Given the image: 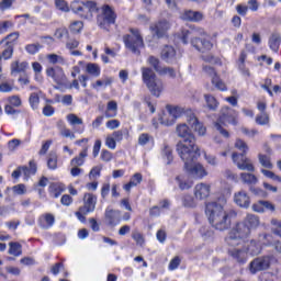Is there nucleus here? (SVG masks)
<instances>
[{"label": "nucleus", "instance_id": "nucleus-1", "mask_svg": "<svg viewBox=\"0 0 281 281\" xmlns=\"http://www.w3.org/2000/svg\"><path fill=\"white\" fill-rule=\"evenodd\" d=\"M205 214L212 227L218 232H225L232 226V220L229 218L232 212L225 211L223 205L217 202H209L205 207Z\"/></svg>", "mask_w": 281, "mask_h": 281}, {"label": "nucleus", "instance_id": "nucleus-2", "mask_svg": "<svg viewBox=\"0 0 281 281\" xmlns=\"http://www.w3.org/2000/svg\"><path fill=\"white\" fill-rule=\"evenodd\" d=\"M200 156V148L179 154L180 159L184 164V170L191 179H205L207 177V169L201 162H196V157Z\"/></svg>", "mask_w": 281, "mask_h": 281}, {"label": "nucleus", "instance_id": "nucleus-3", "mask_svg": "<svg viewBox=\"0 0 281 281\" xmlns=\"http://www.w3.org/2000/svg\"><path fill=\"white\" fill-rule=\"evenodd\" d=\"M176 133L178 137L182 138L176 146L178 155H184V153H190L199 148V146H196V137L193 136L188 124H179L176 128Z\"/></svg>", "mask_w": 281, "mask_h": 281}, {"label": "nucleus", "instance_id": "nucleus-4", "mask_svg": "<svg viewBox=\"0 0 281 281\" xmlns=\"http://www.w3.org/2000/svg\"><path fill=\"white\" fill-rule=\"evenodd\" d=\"M115 21H117V13H115V10L109 4H103L99 9V13L97 15L98 27H100V30H104V32H109L111 30V25H115Z\"/></svg>", "mask_w": 281, "mask_h": 281}, {"label": "nucleus", "instance_id": "nucleus-5", "mask_svg": "<svg viewBox=\"0 0 281 281\" xmlns=\"http://www.w3.org/2000/svg\"><path fill=\"white\" fill-rule=\"evenodd\" d=\"M140 71L143 82L146 85L147 89H149L151 95L159 98V95H161V91H164V81L157 78V75H155V71L150 68L143 67Z\"/></svg>", "mask_w": 281, "mask_h": 281}, {"label": "nucleus", "instance_id": "nucleus-6", "mask_svg": "<svg viewBox=\"0 0 281 281\" xmlns=\"http://www.w3.org/2000/svg\"><path fill=\"white\" fill-rule=\"evenodd\" d=\"M238 117V112H236L232 108H224L222 109V114L218 117L217 122L215 123V128L223 135V137H229V132L227 130L223 128V126H227V124H233V126H236L238 124V121L236 120Z\"/></svg>", "mask_w": 281, "mask_h": 281}, {"label": "nucleus", "instance_id": "nucleus-7", "mask_svg": "<svg viewBox=\"0 0 281 281\" xmlns=\"http://www.w3.org/2000/svg\"><path fill=\"white\" fill-rule=\"evenodd\" d=\"M251 234V231L247 226V224L237 223L235 227L231 229L228 233V236L225 238L226 245L228 247H235V245H243L245 240L244 238H247Z\"/></svg>", "mask_w": 281, "mask_h": 281}, {"label": "nucleus", "instance_id": "nucleus-8", "mask_svg": "<svg viewBox=\"0 0 281 281\" xmlns=\"http://www.w3.org/2000/svg\"><path fill=\"white\" fill-rule=\"evenodd\" d=\"M71 10L74 14H78L81 19H92L93 12L98 10V4L94 1H74L71 3Z\"/></svg>", "mask_w": 281, "mask_h": 281}, {"label": "nucleus", "instance_id": "nucleus-9", "mask_svg": "<svg viewBox=\"0 0 281 281\" xmlns=\"http://www.w3.org/2000/svg\"><path fill=\"white\" fill-rule=\"evenodd\" d=\"M95 205H98V196L93 195V193H85L83 205L75 212V216L80 221V223H86L87 214L95 212Z\"/></svg>", "mask_w": 281, "mask_h": 281}, {"label": "nucleus", "instance_id": "nucleus-10", "mask_svg": "<svg viewBox=\"0 0 281 281\" xmlns=\"http://www.w3.org/2000/svg\"><path fill=\"white\" fill-rule=\"evenodd\" d=\"M125 43V47L132 52V54H136L139 56V49L144 47V38H142V34L137 29H131L130 34L123 37Z\"/></svg>", "mask_w": 281, "mask_h": 281}, {"label": "nucleus", "instance_id": "nucleus-11", "mask_svg": "<svg viewBox=\"0 0 281 281\" xmlns=\"http://www.w3.org/2000/svg\"><path fill=\"white\" fill-rule=\"evenodd\" d=\"M271 260H273L272 256H263L254 259L248 266L249 272L251 276H256V273L260 271H267V269L271 267Z\"/></svg>", "mask_w": 281, "mask_h": 281}, {"label": "nucleus", "instance_id": "nucleus-12", "mask_svg": "<svg viewBox=\"0 0 281 281\" xmlns=\"http://www.w3.org/2000/svg\"><path fill=\"white\" fill-rule=\"evenodd\" d=\"M183 115V109L179 106H172L168 105L167 106V114H162L160 117V124H164L165 126H172L179 117Z\"/></svg>", "mask_w": 281, "mask_h": 281}, {"label": "nucleus", "instance_id": "nucleus-13", "mask_svg": "<svg viewBox=\"0 0 281 281\" xmlns=\"http://www.w3.org/2000/svg\"><path fill=\"white\" fill-rule=\"evenodd\" d=\"M228 255L239 265H245V262H247V246H245V243H241L240 245L229 246Z\"/></svg>", "mask_w": 281, "mask_h": 281}, {"label": "nucleus", "instance_id": "nucleus-14", "mask_svg": "<svg viewBox=\"0 0 281 281\" xmlns=\"http://www.w3.org/2000/svg\"><path fill=\"white\" fill-rule=\"evenodd\" d=\"M232 159L239 170H247L248 172H254L256 170V167H254V162H251V159L247 158L243 154L233 153Z\"/></svg>", "mask_w": 281, "mask_h": 281}, {"label": "nucleus", "instance_id": "nucleus-15", "mask_svg": "<svg viewBox=\"0 0 281 281\" xmlns=\"http://www.w3.org/2000/svg\"><path fill=\"white\" fill-rule=\"evenodd\" d=\"M104 218L109 227H116V225H120L122 221V212H120V210H113L111 206H108L104 212Z\"/></svg>", "mask_w": 281, "mask_h": 281}, {"label": "nucleus", "instance_id": "nucleus-16", "mask_svg": "<svg viewBox=\"0 0 281 281\" xmlns=\"http://www.w3.org/2000/svg\"><path fill=\"white\" fill-rule=\"evenodd\" d=\"M170 27H172V25L168 22V20H160L150 25L151 32H154L158 38H164V36L168 34V30H170Z\"/></svg>", "mask_w": 281, "mask_h": 281}, {"label": "nucleus", "instance_id": "nucleus-17", "mask_svg": "<svg viewBox=\"0 0 281 281\" xmlns=\"http://www.w3.org/2000/svg\"><path fill=\"white\" fill-rule=\"evenodd\" d=\"M194 196L198 199V201H205L207 196H210L212 192V184L205 183V182H200L195 184L194 187Z\"/></svg>", "mask_w": 281, "mask_h": 281}, {"label": "nucleus", "instance_id": "nucleus-18", "mask_svg": "<svg viewBox=\"0 0 281 281\" xmlns=\"http://www.w3.org/2000/svg\"><path fill=\"white\" fill-rule=\"evenodd\" d=\"M46 76L48 78H52L56 85H63L65 80H67V77L65 76V70H63L61 67H48L46 69Z\"/></svg>", "mask_w": 281, "mask_h": 281}, {"label": "nucleus", "instance_id": "nucleus-19", "mask_svg": "<svg viewBox=\"0 0 281 281\" xmlns=\"http://www.w3.org/2000/svg\"><path fill=\"white\" fill-rule=\"evenodd\" d=\"M7 101L9 104H7L4 106V113L7 115H16V113H19V111H16V109H19V106H21L23 104V102L21 101V97L11 95L7 99Z\"/></svg>", "mask_w": 281, "mask_h": 281}, {"label": "nucleus", "instance_id": "nucleus-20", "mask_svg": "<svg viewBox=\"0 0 281 281\" xmlns=\"http://www.w3.org/2000/svg\"><path fill=\"white\" fill-rule=\"evenodd\" d=\"M191 45L194 47L198 52H201L202 54H205L206 52H210L212 47H214V44L210 42L209 40H201V38H192Z\"/></svg>", "mask_w": 281, "mask_h": 281}, {"label": "nucleus", "instance_id": "nucleus-21", "mask_svg": "<svg viewBox=\"0 0 281 281\" xmlns=\"http://www.w3.org/2000/svg\"><path fill=\"white\" fill-rule=\"evenodd\" d=\"M187 122L191 126V128H193V131L198 133V135H200L201 137H203V135L207 133V128L203 125V123L199 122V119H196L194 114L188 116Z\"/></svg>", "mask_w": 281, "mask_h": 281}, {"label": "nucleus", "instance_id": "nucleus-22", "mask_svg": "<svg viewBox=\"0 0 281 281\" xmlns=\"http://www.w3.org/2000/svg\"><path fill=\"white\" fill-rule=\"evenodd\" d=\"M37 223L41 229H50V227H54V223H56V217L52 213H45L38 217Z\"/></svg>", "mask_w": 281, "mask_h": 281}, {"label": "nucleus", "instance_id": "nucleus-23", "mask_svg": "<svg viewBox=\"0 0 281 281\" xmlns=\"http://www.w3.org/2000/svg\"><path fill=\"white\" fill-rule=\"evenodd\" d=\"M234 201L236 205L239 207H249L251 204V200L249 199V194L245 191H239L234 194Z\"/></svg>", "mask_w": 281, "mask_h": 281}, {"label": "nucleus", "instance_id": "nucleus-24", "mask_svg": "<svg viewBox=\"0 0 281 281\" xmlns=\"http://www.w3.org/2000/svg\"><path fill=\"white\" fill-rule=\"evenodd\" d=\"M161 58L166 63H172L177 58V50L175 47L166 45L161 50Z\"/></svg>", "mask_w": 281, "mask_h": 281}, {"label": "nucleus", "instance_id": "nucleus-25", "mask_svg": "<svg viewBox=\"0 0 281 281\" xmlns=\"http://www.w3.org/2000/svg\"><path fill=\"white\" fill-rule=\"evenodd\" d=\"M30 69V63L15 60L11 63V74H25Z\"/></svg>", "mask_w": 281, "mask_h": 281}, {"label": "nucleus", "instance_id": "nucleus-26", "mask_svg": "<svg viewBox=\"0 0 281 281\" xmlns=\"http://www.w3.org/2000/svg\"><path fill=\"white\" fill-rule=\"evenodd\" d=\"M160 157L165 164H167V166L172 164V160L175 159L172 156V147H170L168 144H164L160 149Z\"/></svg>", "mask_w": 281, "mask_h": 281}, {"label": "nucleus", "instance_id": "nucleus-27", "mask_svg": "<svg viewBox=\"0 0 281 281\" xmlns=\"http://www.w3.org/2000/svg\"><path fill=\"white\" fill-rule=\"evenodd\" d=\"M89 153V145H86L83 149L80 151V154L72 158L70 161V166H85V159H87Z\"/></svg>", "mask_w": 281, "mask_h": 281}, {"label": "nucleus", "instance_id": "nucleus-28", "mask_svg": "<svg viewBox=\"0 0 281 281\" xmlns=\"http://www.w3.org/2000/svg\"><path fill=\"white\" fill-rule=\"evenodd\" d=\"M181 19H183V21H193L194 23H199V21H203V13L199 11H186L181 15Z\"/></svg>", "mask_w": 281, "mask_h": 281}, {"label": "nucleus", "instance_id": "nucleus-29", "mask_svg": "<svg viewBox=\"0 0 281 281\" xmlns=\"http://www.w3.org/2000/svg\"><path fill=\"white\" fill-rule=\"evenodd\" d=\"M281 36L279 33H272L269 37L268 45L272 52L280 49Z\"/></svg>", "mask_w": 281, "mask_h": 281}, {"label": "nucleus", "instance_id": "nucleus-30", "mask_svg": "<svg viewBox=\"0 0 281 281\" xmlns=\"http://www.w3.org/2000/svg\"><path fill=\"white\" fill-rule=\"evenodd\" d=\"M104 116L108 119L117 116V102L116 101L108 102L106 110L104 112Z\"/></svg>", "mask_w": 281, "mask_h": 281}, {"label": "nucleus", "instance_id": "nucleus-31", "mask_svg": "<svg viewBox=\"0 0 281 281\" xmlns=\"http://www.w3.org/2000/svg\"><path fill=\"white\" fill-rule=\"evenodd\" d=\"M21 170H22V175H24V177L26 179H30V177L36 175V170H37V167H36V162H34V160H31L29 162V167H21Z\"/></svg>", "mask_w": 281, "mask_h": 281}, {"label": "nucleus", "instance_id": "nucleus-32", "mask_svg": "<svg viewBox=\"0 0 281 281\" xmlns=\"http://www.w3.org/2000/svg\"><path fill=\"white\" fill-rule=\"evenodd\" d=\"M246 249H247V252L250 254V256H258V254L262 251V243L251 240L249 246L246 247Z\"/></svg>", "mask_w": 281, "mask_h": 281}, {"label": "nucleus", "instance_id": "nucleus-33", "mask_svg": "<svg viewBox=\"0 0 281 281\" xmlns=\"http://www.w3.org/2000/svg\"><path fill=\"white\" fill-rule=\"evenodd\" d=\"M244 224H246L247 227H249V229L251 231L260 225V220L257 215L248 214L244 221Z\"/></svg>", "mask_w": 281, "mask_h": 281}, {"label": "nucleus", "instance_id": "nucleus-34", "mask_svg": "<svg viewBox=\"0 0 281 281\" xmlns=\"http://www.w3.org/2000/svg\"><path fill=\"white\" fill-rule=\"evenodd\" d=\"M9 254L10 256H15V258H19V256L23 254V247L16 241H11L9 243Z\"/></svg>", "mask_w": 281, "mask_h": 281}, {"label": "nucleus", "instance_id": "nucleus-35", "mask_svg": "<svg viewBox=\"0 0 281 281\" xmlns=\"http://www.w3.org/2000/svg\"><path fill=\"white\" fill-rule=\"evenodd\" d=\"M240 179L243 183H246L247 186H256V183H258V177L254 173L241 172Z\"/></svg>", "mask_w": 281, "mask_h": 281}, {"label": "nucleus", "instance_id": "nucleus-36", "mask_svg": "<svg viewBox=\"0 0 281 281\" xmlns=\"http://www.w3.org/2000/svg\"><path fill=\"white\" fill-rule=\"evenodd\" d=\"M46 59L48 60L49 65H67L65 57L57 54H48Z\"/></svg>", "mask_w": 281, "mask_h": 281}, {"label": "nucleus", "instance_id": "nucleus-37", "mask_svg": "<svg viewBox=\"0 0 281 281\" xmlns=\"http://www.w3.org/2000/svg\"><path fill=\"white\" fill-rule=\"evenodd\" d=\"M86 71L93 78H99L100 74L102 72L100 66L98 64L89 63L86 66Z\"/></svg>", "mask_w": 281, "mask_h": 281}, {"label": "nucleus", "instance_id": "nucleus-38", "mask_svg": "<svg viewBox=\"0 0 281 281\" xmlns=\"http://www.w3.org/2000/svg\"><path fill=\"white\" fill-rule=\"evenodd\" d=\"M14 90V80L9 79L0 83V93H11Z\"/></svg>", "mask_w": 281, "mask_h": 281}, {"label": "nucleus", "instance_id": "nucleus-39", "mask_svg": "<svg viewBox=\"0 0 281 281\" xmlns=\"http://www.w3.org/2000/svg\"><path fill=\"white\" fill-rule=\"evenodd\" d=\"M204 100L210 111H216V109H218V101H216V98H214L213 95L205 94Z\"/></svg>", "mask_w": 281, "mask_h": 281}, {"label": "nucleus", "instance_id": "nucleus-40", "mask_svg": "<svg viewBox=\"0 0 281 281\" xmlns=\"http://www.w3.org/2000/svg\"><path fill=\"white\" fill-rule=\"evenodd\" d=\"M29 102L31 109H33V111H36V109H38V104H41V95L38 94V92L31 93Z\"/></svg>", "mask_w": 281, "mask_h": 281}, {"label": "nucleus", "instance_id": "nucleus-41", "mask_svg": "<svg viewBox=\"0 0 281 281\" xmlns=\"http://www.w3.org/2000/svg\"><path fill=\"white\" fill-rule=\"evenodd\" d=\"M47 166L49 170H56V168H58V156L56 153H50L48 155Z\"/></svg>", "mask_w": 281, "mask_h": 281}, {"label": "nucleus", "instance_id": "nucleus-42", "mask_svg": "<svg viewBox=\"0 0 281 281\" xmlns=\"http://www.w3.org/2000/svg\"><path fill=\"white\" fill-rule=\"evenodd\" d=\"M259 162L263 168H268V170L273 169V164L271 162V157L267 155L259 154Z\"/></svg>", "mask_w": 281, "mask_h": 281}, {"label": "nucleus", "instance_id": "nucleus-43", "mask_svg": "<svg viewBox=\"0 0 281 281\" xmlns=\"http://www.w3.org/2000/svg\"><path fill=\"white\" fill-rule=\"evenodd\" d=\"M181 201L184 207H196V202L194 201V198L190 194L182 195Z\"/></svg>", "mask_w": 281, "mask_h": 281}, {"label": "nucleus", "instance_id": "nucleus-44", "mask_svg": "<svg viewBox=\"0 0 281 281\" xmlns=\"http://www.w3.org/2000/svg\"><path fill=\"white\" fill-rule=\"evenodd\" d=\"M12 54H14V46L5 44L2 50V54H0V56H1V59L3 58V60H10V58H12Z\"/></svg>", "mask_w": 281, "mask_h": 281}, {"label": "nucleus", "instance_id": "nucleus-45", "mask_svg": "<svg viewBox=\"0 0 281 281\" xmlns=\"http://www.w3.org/2000/svg\"><path fill=\"white\" fill-rule=\"evenodd\" d=\"M83 27H85V24L82 23V21H74L69 25V30L70 32H72V34H80Z\"/></svg>", "mask_w": 281, "mask_h": 281}, {"label": "nucleus", "instance_id": "nucleus-46", "mask_svg": "<svg viewBox=\"0 0 281 281\" xmlns=\"http://www.w3.org/2000/svg\"><path fill=\"white\" fill-rule=\"evenodd\" d=\"M67 122L70 124V126H78L83 124L82 119L78 117V115L71 113L66 116Z\"/></svg>", "mask_w": 281, "mask_h": 281}, {"label": "nucleus", "instance_id": "nucleus-47", "mask_svg": "<svg viewBox=\"0 0 281 281\" xmlns=\"http://www.w3.org/2000/svg\"><path fill=\"white\" fill-rule=\"evenodd\" d=\"M113 82L112 78H104L103 80H97L94 83L91 85L92 89H100V87H109Z\"/></svg>", "mask_w": 281, "mask_h": 281}, {"label": "nucleus", "instance_id": "nucleus-48", "mask_svg": "<svg viewBox=\"0 0 281 281\" xmlns=\"http://www.w3.org/2000/svg\"><path fill=\"white\" fill-rule=\"evenodd\" d=\"M235 148H237V150H240L241 155H247L249 150V146H247V143H245V140L240 138H237V140L235 142Z\"/></svg>", "mask_w": 281, "mask_h": 281}, {"label": "nucleus", "instance_id": "nucleus-49", "mask_svg": "<svg viewBox=\"0 0 281 281\" xmlns=\"http://www.w3.org/2000/svg\"><path fill=\"white\" fill-rule=\"evenodd\" d=\"M256 124H259V126L269 124V114H267V112H260V114L256 116Z\"/></svg>", "mask_w": 281, "mask_h": 281}, {"label": "nucleus", "instance_id": "nucleus-50", "mask_svg": "<svg viewBox=\"0 0 281 281\" xmlns=\"http://www.w3.org/2000/svg\"><path fill=\"white\" fill-rule=\"evenodd\" d=\"M16 41H19V33H11L1 41V44L4 43V45H12V47H14V43H16Z\"/></svg>", "mask_w": 281, "mask_h": 281}, {"label": "nucleus", "instance_id": "nucleus-51", "mask_svg": "<svg viewBox=\"0 0 281 281\" xmlns=\"http://www.w3.org/2000/svg\"><path fill=\"white\" fill-rule=\"evenodd\" d=\"M42 48H43V46H41V44H38V43L27 44L25 46V52H27V54H31L32 56H34V54H38V52H41Z\"/></svg>", "mask_w": 281, "mask_h": 281}, {"label": "nucleus", "instance_id": "nucleus-52", "mask_svg": "<svg viewBox=\"0 0 281 281\" xmlns=\"http://www.w3.org/2000/svg\"><path fill=\"white\" fill-rule=\"evenodd\" d=\"M194 32H196V31H194V29L182 30L180 38H181L183 45H188V43H190V37L192 36V34H194Z\"/></svg>", "mask_w": 281, "mask_h": 281}, {"label": "nucleus", "instance_id": "nucleus-53", "mask_svg": "<svg viewBox=\"0 0 281 281\" xmlns=\"http://www.w3.org/2000/svg\"><path fill=\"white\" fill-rule=\"evenodd\" d=\"M176 179L180 190H190V188H192V181L184 180L181 176L177 177Z\"/></svg>", "mask_w": 281, "mask_h": 281}, {"label": "nucleus", "instance_id": "nucleus-54", "mask_svg": "<svg viewBox=\"0 0 281 281\" xmlns=\"http://www.w3.org/2000/svg\"><path fill=\"white\" fill-rule=\"evenodd\" d=\"M147 63H149V65H151V67H154L155 71H157V74H159L161 71V69L164 68V67H161L159 59L155 56L148 57Z\"/></svg>", "mask_w": 281, "mask_h": 281}, {"label": "nucleus", "instance_id": "nucleus-55", "mask_svg": "<svg viewBox=\"0 0 281 281\" xmlns=\"http://www.w3.org/2000/svg\"><path fill=\"white\" fill-rule=\"evenodd\" d=\"M12 191H13V194H16L18 196H21L23 194H27V188L23 183L13 186Z\"/></svg>", "mask_w": 281, "mask_h": 281}, {"label": "nucleus", "instance_id": "nucleus-56", "mask_svg": "<svg viewBox=\"0 0 281 281\" xmlns=\"http://www.w3.org/2000/svg\"><path fill=\"white\" fill-rule=\"evenodd\" d=\"M160 76H168L169 78H177V70L170 67H162L160 69V72H158Z\"/></svg>", "mask_w": 281, "mask_h": 281}, {"label": "nucleus", "instance_id": "nucleus-57", "mask_svg": "<svg viewBox=\"0 0 281 281\" xmlns=\"http://www.w3.org/2000/svg\"><path fill=\"white\" fill-rule=\"evenodd\" d=\"M260 172L267 177V179H272V181H277L281 183V177L276 175L273 171L261 169Z\"/></svg>", "mask_w": 281, "mask_h": 281}, {"label": "nucleus", "instance_id": "nucleus-58", "mask_svg": "<svg viewBox=\"0 0 281 281\" xmlns=\"http://www.w3.org/2000/svg\"><path fill=\"white\" fill-rule=\"evenodd\" d=\"M49 193L52 196H54V199H58V196H60L63 193V189H60L59 184L53 183L49 186Z\"/></svg>", "mask_w": 281, "mask_h": 281}, {"label": "nucleus", "instance_id": "nucleus-59", "mask_svg": "<svg viewBox=\"0 0 281 281\" xmlns=\"http://www.w3.org/2000/svg\"><path fill=\"white\" fill-rule=\"evenodd\" d=\"M212 83L220 91H227V86H225V82H223L218 77L212 78Z\"/></svg>", "mask_w": 281, "mask_h": 281}, {"label": "nucleus", "instance_id": "nucleus-60", "mask_svg": "<svg viewBox=\"0 0 281 281\" xmlns=\"http://www.w3.org/2000/svg\"><path fill=\"white\" fill-rule=\"evenodd\" d=\"M55 5L61 12H69V4L65 0H55Z\"/></svg>", "mask_w": 281, "mask_h": 281}, {"label": "nucleus", "instance_id": "nucleus-61", "mask_svg": "<svg viewBox=\"0 0 281 281\" xmlns=\"http://www.w3.org/2000/svg\"><path fill=\"white\" fill-rule=\"evenodd\" d=\"M105 146L109 147L110 150H115V148L117 147V142L113 136H108L105 138Z\"/></svg>", "mask_w": 281, "mask_h": 281}, {"label": "nucleus", "instance_id": "nucleus-62", "mask_svg": "<svg viewBox=\"0 0 281 281\" xmlns=\"http://www.w3.org/2000/svg\"><path fill=\"white\" fill-rule=\"evenodd\" d=\"M179 265H181V258L175 257L169 262V267H168L169 271H175L176 269H179Z\"/></svg>", "mask_w": 281, "mask_h": 281}, {"label": "nucleus", "instance_id": "nucleus-63", "mask_svg": "<svg viewBox=\"0 0 281 281\" xmlns=\"http://www.w3.org/2000/svg\"><path fill=\"white\" fill-rule=\"evenodd\" d=\"M150 142V135L147 133H143L138 136V144L139 146H146Z\"/></svg>", "mask_w": 281, "mask_h": 281}, {"label": "nucleus", "instance_id": "nucleus-64", "mask_svg": "<svg viewBox=\"0 0 281 281\" xmlns=\"http://www.w3.org/2000/svg\"><path fill=\"white\" fill-rule=\"evenodd\" d=\"M132 238H133V240H135L136 245H139L140 247H142V245H144V236L142 235V233L134 232L132 234Z\"/></svg>", "mask_w": 281, "mask_h": 281}]
</instances>
